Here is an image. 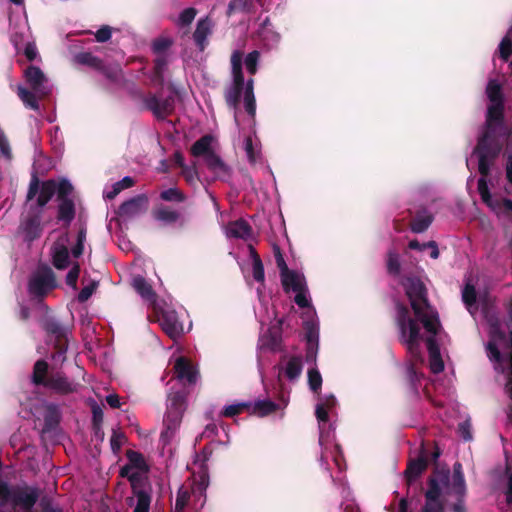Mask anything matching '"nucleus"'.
<instances>
[{
    "instance_id": "obj_1",
    "label": "nucleus",
    "mask_w": 512,
    "mask_h": 512,
    "mask_svg": "<svg viewBox=\"0 0 512 512\" xmlns=\"http://www.w3.org/2000/svg\"><path fill=\"white\" fill-rule=\"evenodd\" d=\"M485 94L489 103L473 152L478 157V171L481 175L477 190L483 203L490 208L495 198L490 193L487 177L503 149L507 150L512 143V125H508L505 119V95L499 81L490 79Z\"/></svg>"
},
{
    "instance_id": "obj_2",
    "label": "nucleus",
    "mask_w": 512,
    "mask_h": 512,
    "mask_svg": "<svg viewBox=\"0 0 512 512\" xmlns=\"http://www.w3.org/2000/svg\"><path fill=\"white\" fill-rule=\"evenodd\" d=\"M242 59L243 53L239 50H235L231 55L233 82L225 89L224 98L227 106L236 112L243 94L245 110L248 115L254 117L256 114L254 80L250 78L245 82L242 70Z\"/></svg>"
},
{
    "instance_id": "obj_3",
    "label": "nucleus",
    "mask_w": 512,
    "mask_h": 512,
    "mask_svg": "<svg viewBox=\"0 0 512 512\" xmlns=\"http://www.w3.org/2000/svg\"><path fill=\"white\" fill-rule=\"evenodd\" d=\"M411 308L428 333L437 335L441 328L438 312L430 305L425 284L418 277H407L402 283Z\"/></svg>"
},
{
    "instance_id": "obj_4",
    "label": "nucleus",
    "mask_w": 512,
    "mask_h": 512,
    "mask_svg": "<svg viewBox=\"0 0 512 512\" xmlns=\"http://www.w3.org/2000/svg\"><path fill=\"white\" fill-rule=\"evenodd\" d=\"M40 493L41 491L37 486L28 485L25 482L10 485L8 481L0 477V502L4 506L9 504L14 510L34 512Z\"/></svg>"
},
{
    "instance_id": "obj_5",
    "label": "nucleus",
    "mask_w": 512,
    "mask_h": 512,
    "mask_svg": "<svg viewBox=\"0 0 512 512\" xmlns=\"http://www.w3.org/2000/svg\"><path fill=\"white\" fill-rule=\"evenodd\" d=\"M31 382L35 386L45 387L61 395L72 393L75 390L73 383L64 373L60 371L49 373V364L43 359L35 362Z\"/></svg>"
},
{
    "instance_id": "obj_6",
    "label": "nucleus",
    "mask_w": 512,
    "mask_h": 512,
    "mask_svg": "<svg viewBox=\"0 0 512 512\" xmlns=\"http://www.w3.org/2000/svg\"><path fill=\"white\" fill-rule=\"evenodd\" d=\"M420 320L412 317H396V324L399 330V342L403 344L408 353L415 359H418L420 353V343L422 335L420 333Z\"/></svg>"
},
{
    "instance_id": "obj_7",
    "label": "nucleus",
    "mask_w": 512,
    "mask_h": 512,
    "mask_svg": "<svg viewBox=\"0 0 512 512\" xmlns=\"http://www.w3.org/2000/svg\"><path fill=\"white\" fill-rule=\"evenodd\" d=\"M42 328L45 332L53 337L52 359L56 363H63L66 360V352L68 349V328L64 326L55 317L47 316L41 322Z\"/></svg>"
},
{
    "instance_id": "obj_8",
    "label": "nucleus",
    "mask_w": 512,
    "mask_h": 512,
    "mask_svg": "<svg viewBox=\"0 0 512 512\" xmlns=\"http://www.w3.org/2000/svg\"><path fill=\"white\" fill-rule=\"evenodd\" d=\"M57 202L56 219L62 224L63 228L67 229L76 216V204L74 201V187L66 178H62Z\"/></svg>"
},
{
    "instance_id": "obj_9",
    "label": "nucleus",
    "mask_w": 512,
    "mask_h": 512,
    "mask_svg": "<svg viewBox=\"0 0 512 512\" xmlns=\"http://www.w3.org/2000/svg\"><path fill=\"white\" fill-rule=\"evenodd\" d=\"M61 185L62 178L59 180L48 179L40 182L38 176L34 173L31 176L26 199L27 201L32 200L39 192L37 205L39 207H44L53 198L54 195H56V200L58 199Z\"/></svg>"
},
{
    "instance_id": "obj_10",
    "label": "nucleus",
    "mask_w": 512,
    "mask_h": 512,
    "mask_svg": "<svg viewBox=\"0 0 512 512\" xmlns=\"http://www.w3.org/2000/svg\"><path fill=\"white\" fill-rule=\"evenodd\" d=\"M440 450L437 446L433 452L429 454L425 443L421 444L419 455L415 459H410L407 468L404 471L407 485L410 486L422 473L427 469L429 461L436 462L440 457Z\"/></svg>"
},
{
    "instance_id": "obj_11",
    "label": "nucleus",
    "mask_w": 512,
    "mask_h": 512,
    "mask_svg": "<svg viewBox=\"0 0 512 512\" xmlns=\"http://www.w3.org/2000/svg\"><path fill=\"white\" fill-rule=\"evenodd\" d=\"M56 277L49 266H42L31 276L28 291L35 297H43L56 288Z\"/></svg>"
},
{
    "instance_id": "obj_12",
    "label": "nucleus",
    "mask_w": 512,
    "mask_h": 512,
    "mask_svg": "<svg viewBox=\"0 0 512 512\" xmlns=\"http://www.w3.org/2000/svg\"><path fill=\"white\" fill-rule=\"evenodd\" d=\"M143 103L160 120L172 115L175 110V97L172 95L161 100L156 94L150 93L143 99Z\"/></svg>"
},
{
    "instance_id": "obj_13",
    "label": "nucleus",
    "mask_w": 512,
    "mask_h": 512,
    "mask_svg": "<svg viewBox=\"0 0 512 512\" xmlns=\"http://www.w3.org/2000/svg\"><path fill=\"white\" fill-rule=\"evenodd\" d=\"M148 205V197L145 194H139L123 202L118 207L116 213L119 218L128 220L145 213Z\"/></svg>"
},
{
    "instance_id": "obj_14",
    "label": "nucleus",
    "mask_w": 512,
    "mask_h": 512,
    "mask_svg": "<svg viewBox=\"0 0 512 512\" xmlns=\"http://www.w3.org/2000/svg\"><path fill=\"white\" fill-rule=\"evenodd\" d=\"M24 77L31 89L38 94L39 98H44L50 93L47 86L48 79L43 71L34 65H30L25 69Z\"/></svg>"
},
{
    "instance_id": "obj_15",
    "label": "nucleus",
    "mask_w": 512,
    "mask_h": 512,
    "mask_svg": "<svg viewBox=\"0 0 512 512\" xmlns=\"http://www.w3.org/2000/svg\"><path fill=\"white\" fill-rule=\"evenodd\" d=\"M304 336L307 342L306 347V360L308 362L316 361L318 350L319 328L317 324L312 321H305L303 323Z\"/></svg>"
},
{
    "instance_id": "obj_16",
    "label": "nucleus",
    "mask_w": 512,
    "mask_h": 512,
    "mask_svg": "<svg viewBox=\"0 0 512 512\" xmlns=\"http://www.w3.org/2000/svg\"><path fill=\"white\" fill-rule=\"evenodd\" d=\"M175 377L188 384H195L197 381V371L192 363L185 357H179L174 364Z\"/></svg>"
},
{
    "instance_id": "obj_17",
    "label": "nucleus",
    "mask_w": 512,
    "mask_h": 512,
    "mask_svg": "<svg viewBox=\"0 0 512 512\" xmlns=\"http://www.w3.org/2000/svg\"><path fill=\"white\" fill-rule=\"evenodd\" d=\"M280 278L285 292L307 290L305 277L294 270H288L281 274Z\"/></svg>"
},
{
    "instance_id": "obj_18",
    "label": "nucleus",
    "mask_w": 512,
    "mask_h": 512,
    "mask_svg": "<svg viewBox=\"0 0 512 512\" xmlns=\"http://www.w3.org/2000/svg\"><path fill=\"white\" fill-rule=\"evenodd\" d=\"M211 21L208 17L202 18L197 22L196 29L193 33V39L200 51H204L208 41L207 38L211 34Z\"/></svg>"
},
{
    "instance_id": "obj_19",
    "label": "nucleus",
    "mask_w": 512,
    "mask_h": 512,
    "mask_svg": "<svg viewBox=\"0 0 512 512\" xmlns=\"http://www.w3.org/2000/svg\"><path fill=\"white\" fill-rule=\"evenodd\" d=\"M204 162L217 177L224 178L230 175V168L214 151L204 158Z\"/></svg>"
},
{
    "instance_id": "obj_20",
    "label": "nucleus",
    "mask_w": 512,
    "mask_h": 512,
    "mask_svg": "<svg viewBox=\"0 0 512 512\" xmlns=\"http://www.w3.org/2000/svg\"><path fill=\"white\" fill-rule=\"evenodd\" d=\"M132 287L147 302L153 304L156 302L157 295L151 284L142 276L138 275L133 278Z\"/></svg>"
},
{
    "instance_id": "obj_21",
    "label": "nucleus",
    "mask_w": 512,
    "mask_h": 512,
    "mask_svg": "<svg viewBox=\"0 0 512 512\" xmlns=\"http://www.w3.org/2000/svg\"><path fill=\"white\" fill-rule=\"evenodd\" d=\"M22 229L25 240L32 242L38 239L42 234L41 220L38 215L29 216L23 223Z\"/></svg>"
},
{
    "instance_id": "obj_22",
    "label": "nucleus",
    "mask_w": 512,
    "mask_h": 512,
    "mask_svg": "<svg viewBox=\"0 0 512 512\" xmlns=\"http://www.w3.org/2000/svg\"><path fill=\"white\" fill-rule=\"evenodd\" d=\"M227 235L232 238L247 240L252 235V227L243 219L229 223Z\"/></svg>"
},
{
    "instance_id": "obj_23",
    "label": "nucleus",
    "mask_w": 512,
    "mask_h": 512,
    "mask_svg": "<svg viewBox=\"0 0 512 512\" xmlns=\"http://www.w3.org/2000/svg\"><path fill=\"white\" fill-rule=\"evenodd\" d=\"M153 72L151 75V82L154 85L163 87L165 82V71L168 66V59L166 55L157 56L154 60Z\"/></svg>"
},
{
    "instance_id": "obj_24",
    "label": "nucleus",
    "mask_w": 512,
    "mask_h": 512,
    "mask_svg": "<svg viewBox=\"0 0 512 512\" xmlns=\"http://www.w3.org/2000/svg\"><path fill=\"white\" fill-rule=\"evenodd\" d=\"M213 136L206 134L200 137L190 148V153L194 157H203V159L210 154L213 149L211 147Z\"/></svg>"
},
{
    "instance_id": "obj_25",
    "label": "nucleus",
    "mask_w": 512,
    "mask_h": 512,
    "mask_svg": "<svg viewBox=\"0 0 512 512\" xmlns=\"http://www.w3.org/2000/svg\"><path fill=\"white\" fill-rule=\"evenodd\" d=\"M433 219V215L426 210L418 211L410 222V229L414 233H423L430 227Z\"/></svg>"
},
{
    "instance_id": "obj_26",
    "label": "nucleus",
    "mask_w": 512,
    "mask_h": 512,
    "mask_svg": "<svg viewBox=\"0 0 512 512\" xmlns=\"http://www.w3.org/2000/svg\"><path fill=\"white\" fill-rule=\"evenodd\" d=\"M279 408V405L271 400H258L254 404L251 403L250 414L264 417L276 412Z\"/></svg>"
},
{
    "instance_id": "obj_27",
    "label": "nucleus",
    "mask_w": 512,
    "mask_h": 512,
    "mask_svg": "<svg viewBox=\"0 0 512 512\" xmlns=\"http://www.w3.org/2000/svg\"><path fill=\"white\" fill-rule=\"evenodd\" d=\"M186 409V397L182 391L168 394L166 412L184 413Z\"/></svg>"
},
{
    "instance_id": "obj_28",
    "label": "nucleus",
    "mask_w": 512,
    "mask_h": 512,
    "mask_svg": "<svg viewBox=\"0 0 512 512\" xmlns=\"http://www.w3.org/2000/svg\"><path fill=\"white\" fill-rule=\"evenodd\" d=\"M490 209L499 217L512 219V200L506 197H496Z\"/></svg>"
},
{
    "instance_id": "obj_29",
    "label": "nucleus",
    "mask_w": 512,
    "mask_h": 512,
    "mask_svg": "<svg viewBox=\"0 0 512 512\" xmlns=\"http://www.w3.org/2000/svg\"><path fill=\"white\" fill-rule=\"evenodd\" d=\"M183 413L180 412H166L164 417L165 431L162 432V436L170 437L180 426L182 421Z\"/></svg>"
},
{
    "instance_id": "obj_30",
    "label": "nucleus",
    "mask_w": 512,
    "mask_h": 512,
    "mask_svg": "<svg viewBox=\"0 0 512 512\" xmlns=\"http://www.w3.org/2000/svg\"><path fill=\"white\" fill-rule=\"evenodd\" d=\"M153 216L157 221L167 224H173L180 220L181 214L167 206H161L153 211Z\"/></svg>"
},
{
    "instance_id": "obj_31",
    "label": "nucleus",
    "mask_w": 512,
    "mask_h": 512,
    "mask_svg": "<svg viewBox=\"0 0 512 512\" xmlns=\"http://www.w3.org/2000/svg\"><path fill=\"white\" fill-rule=\"evenodd\" d=\"M52 263L58 270L69 266V250L65 245L56 246L53 250Z\"/></svg>"
},
{
    "instance_id": "obj_32",
    "label": "nucleus",
    "mask_w": 512,
    "mask_h": 512,
    "mask_svg": "<svg viewBox=\"0 0 512 512\" xmlns=\"http://www.w3.org/2000/svg\"><path fill=\"white\" fill-rule=\"evenodd\" d=\"M17 95L27 108L34 111L39 110L40 105L37 99L38 94L35 93V91H30L22 86H19L17 89Z\"/></svg>"
},
{
    "instance_id": "obj_33",
    "label": "nucleus",
    "mask_w": 512,
    "mask_h": 512,
    "mask_svg": "<svg viewBox=\"0 0 512 512\" xmlns=\"http://www.w3.org/2000/svg\"><path fill=\"white\" fill-rule=\"evenodd\" d=\"M60 422V413L58 407L54 404H49L46 407L44 414V428L46 431L55 429Z\"/></svg>"
},
{
    "instance_id": "obj_34",
    "label": "nucleus",
    "mask_w": 512,
    "mask_h": 512,
    "mask_svg": "<svg viewBox=\"0 0 512 512\" xmlns=\"http://www.w3.org/2000/svg\"><path fill=\"white\" fill-rule=\"evenodd\" d=\"M98 72L103 74L112 83H119L123 78V72L118 64H105L102 62Z\"/></svg>"
},
{
    "instance_id": "obj_35",
    "label": "nucleus",
    "mask_w": 512,
    "mask_h": 512,
    "mask_svg": "<svg viewBox=\"0 0 512 512\" xmlns=\"http://www.w3.org/2000/svg\"><path fill=\"white\" fill-rule=\"evenodd\" d=\"M452 492H463L467 491L462 464L456 462L453 465V476H452Z\"/></svg>"
},
{
    "instance_id": "obj_36",
    "label": "nucleus",
    "mask_w": 512,
    "mask_h": 512,
    "mask_svg": "<svg viewBox=\"0 0 512 512\" xmlns=\"http://www.w3.org/2000/svg\"><path fill=\"white\" fill-rule=\"evenodd\" d=\"M161 327L170 338L175 339L180 334V324L173 315H164L161 319Z\"/></svg>"
},
{
    "instance_id": "obj_37",
    "label": "nucleus",
    "mask_w": 512,
    "mask_h": 512,
    "mask_svg": "<svg viewBox=\"0 0 512 512\" xmlns=\"http://www.w3.org/2000/svg\"><path fill=\"white\" fill-rule=\"evenodd\" d=\"M75 61L78 64L91 67L95 70H99L101 68V64L103 62L102 59H100L97 56H94L91 52H80L75 55Z\"/></svg>"
},
{
    "instance_id": "obj_38",
    "label": "nucleus",
    "mask_w": 512,
    "mask_h": 512,
    "mask_svg": "<svg viewBox=\"0 0 512 512\" xmlns=\"http://www.w3.org/2000/svg\"><path fill=\"white\" fill-rule=\"evenodd\" d=\"M302 359L299 356H292L287 362L285 374L289 380L297 379L302 372Z\"/></svg>"
},
{
    "instance_id": "obj_39",
    "label": "nucleus",
    "mask_w": 512,
    "mask_h": 512,
    "mask_svg": "<svg viewBox=\"0 0 512 512\" xmlns=\"http://www.w3.org/2000/svg\"><path fill=\"white\" fill-rule=\"evenodd\" d=\"M386 268L389 275L397 277L400 275L401 272V263H400V256L399 254L394 251L390 250L387 253V259H386Z\"/></svg>"
},
{
    "instance_id": "obj_40",
    "label": "nucleus",
    "mask_w": 512,
    "mask_h": 512,
    "mask_svg": "<svg viewBox=\"0 0 512 512\" xmlns=\"http://www.w3.org/2000/svg\"><path fill=\"white\" fill-rule=\"evenodd\" d=\"M126 457L128 459V464L132 467V469H138L140 471H147L148 466L145 462L143 455L140 452L134 450H127Z\"/></svg>"
},
{
    "instance_id": "obj_41",
    "label": "nucleus",
    "mask_w": 512,
    "mask_h": 512,
    "mask_svg": "<svg viewBox=\"0 0 512 512\" xmlns=\"http://www.w3.org/2000/svg\"><path fill=\"white\" fill-rule=\"evenodd\" d=\"M160 199L166 202L181 203L186 201L187 196L178 188L172 187L160 193Z\"/></svg>"
},
{
    "instance_id": "obj_42",
    "label": "nucleus",
    "mask_w": 512,
    "mask_h": 512,
    "mask_svg": "<svg viewBox=\"0 0 512 512\" xmlns=\"http://www.w3.org/2000/svg\"><path fill=\"white\" fill-rule=\"evenodd\" d=\"M441 487L435 476L428 478V489L425 492V500L441 501Z\"/></svg>"
},
{
    "instance_id": "obj_43",
    "label": "nucleus",
    "mask_w": 512,
    "mask_h": 512,
    "mask_svg": "<svg viewBox=\"0 0 512 512\" xmlns=\"http://www.w3.org/2000/svg\"><path fill=\"white\" fill-rule=\"evenodd\" d=\"M253 4V0H230L227 8V16L236 12H248Z\"/></svg>"
},
{
    "instance_id": "obj_44",
    "label": "nucleus",
    "mask_w": 512,
    "mask_h": 512,
    "mask_svg": "<svg viewBox=\"0 0 512 512\" xmlns=\"http://www.w3.org/2000/svg\"><path fill=\"white\" fill-rule=\"evenodd\" d=\"M251 402H241L236 404L228 405L222 411V415L228 418L234 417L236 415L241 414L244 411H248L250 413Z\"/></svg>"
},
{
    "instance_id": "obj_45",
    "label": "nucleus",
    "mask_w": 512,
    "mask_h": 512,
    "mask_svg": "<svg viewBox=\"0 0 512 512\" xmlns=\"http://www.w3.org/2000/svg\"><path fill=\"white\" fill-rule=\"evenodd\" d=\"M137 504L133 512H149L151 498L150 495L143 491L139 490L136 493Z\"/></svg>"
},
{
    "instance_id": "obj_46",
    "label": "nucleus",
    "mask_w": 512,
    "mask_h": 512,
    "mask_svg": "<svg viewBox=\"0 0 512 512\" xmlns=\"http://www.w3.org/2000/svg\"><path fill=\"white\" fill-rule=\"evenodd\" d=\"M499 56L500 58L507 62L512 56V40L509 35H505L500 44H499Z\"/></svg>"
},
{
    "instance_id": "obj_47",
    "label": "nucleus",
    "mask_w": 512,
    "mask_h": 512,
    "mask_svg": "<svg viewBox=\"0 0 512 512\" xmlns=\"http://www.w3.org/2000/svg\"><path fill=\"white\" fill-rule=\"evenodd\" d=\"M172 44H173V42L171 39L160 37V38H156L152 42L151 48H152L153 53L157 54V56H160V55H164V52L167 51L172 46Z\"/></svg>"
},
{
    "instance_id": "obj_48",
    "label": "nucleus",
    "mask_w": 512,
    "mask_h": 512,
    "mask_svg": "<svg viewBox=\"0 0 512 512\" xmlns=\"http://www.w3.org/2000/svg\"><path fill=\"white\" fill-rule=\"evenodd\" d=\"M308 384L314 393H318L320 391L322 386V376L317 369L312 368L308 370Z\"/></svg>"
},
{
    "instance_id": "obj_49",
    "label": "nucleus",
    "mask_w": 512,
    "mask_h": 512,
    "mask_svg": "<svg viewBox=\"0 0 512 512\" xmlns=\"http://www.w3.org/2000/svg\"><path fill=\"white\" fill-rule=\"evenodd\" d=\"M92 410V426L94 429L95 434L98 433V431L101 430V426L103 423V410L101 406H99L97 403H94L91 407Z\"/></svg>"
},
{
    "instance_id": "obj_50",
    "label": "nucleus",
    "mask_w": 512,
    "mask_h": 512,
    "mask_svg": "<svg viewBox=\"0 0 512 512\" xmlns=\"http://www.w3.org/2000/svg\"><path fill=\"white\" fill-rule=\"evenodd\" d=\"M259 58L260 52L257 50H253L252 52L248 53L245 58L246 69L251 75H255L257 72Z\"/></svg>"
},
{
    "instance_id": "obj_51",
    "label": "nucleus",
    "mask_w": 512,
    "mask_h": 512,
    "mask_svg": "<svg viewBox=\"0 0 512 512\" xmlns=\"http://www.w3.org/2000/svg\"><path fill=\"white\" fill-rule=\"evenodd\" d=\"M196 15L197 10L195 8H186L180 13L177 24L182 27L189 26L195 19Z\"/></svg>"
},
{
    "instance_id": "obj_52",
    "label": "nucleus",
    "mask_w": 512,
    "mask_h": 512,
    "mask_svg": "<svg viewBox=\"0 0 512 512\" xmlns=\"http://www.w3.org/2000/svg\"><path fill=\"white\" fill-rule=\"evenodd\" d=\"M477 294L472 284H466L462 291V300L467 307H471L476 303Z\"/></svg>"
},
{
    "instance_id": "obj_53",
    "label": "nucleus",
    "mask_w": 512,
    "mask_h": 512,
    "mask_svg": "<svg viewBox=\"0 0 512 512\" xmlns=\"http://www.w3.org/2000/svg\"><path fill=\"white\" fill-rule=\"evenodd\" d=\"M420 380V375L416 370L413 363H410L406 368V381L411 389L417 390V383Z\"/></svg>"
},
{
    "instance_id": "obj_54",
    "label": "nucleus",
    "mask_w": 512,
    "mask_h": 512,
    "mask_svg": "<svg viewBox=\"0 0 512 512\" xmlns=\"http://www.w3.org/2000/svg\"><path fill=\"white\" fill-rule=\"evenodd\" d=\"M272 249H273V255L275 258L277 268L280 271V275L283 273H286L290 269L288 268V266L286 264L283 253L281 251V248L277 244H274Z\"/></svg>"
},
{
    "instance_id": "obj_55",
    "label": "nucleus",
    "mask_w": 512,
    "mask_h": 512,
    "mask_svg": "<svg viewBox=\"0 0 512 512\" xmlns=\"http://www.w3.org/2000/svg\"><path fill=\"white\" fill-rule=\"evenodd\" d=\"M452 493L456 497V502L450 506L451 511L452 512H466L467 510H466V505H465V499H466L467 491L463 492V494L461 493V491L452 492Z\"/></svg>"
},
{
    "instance_id": "obj_56",
    "label": "nucleus",
    "mask_w": 512,
    "mask_h": 512,
    "mask_svg": "<svg viewBox=\"0 0 512 512\" xmlns=\"http://www.w3.org/2000/svg\"><path fill=\"white\" fill-rule=\"evenodd\" d=\"M244 149L250 163H255L258 159L259 153L256 151L251 136L245 138Z\"/></svg>"
},
{
    "instance_id": "obj_57",
    "label": "nucleus",
    "mask_w": 512,
    "mask_h": 512,
    "mask_svg": "<svg viewBox=\"0 0 512 512\" xmlns=\"http://www.w3.org/2000/svg\"><path fill=\"white\" fill-rule=\"evenodd\" d=\"M80 274V265L75 263L66 275V284L73 289L77 288V280Z\"/></svg>"
},
{
    "instance_id": "obj_58",
    "label": "nucleus",
    "mask_w": 512,
    "mask_h": 512,
    "mask_svg": "<svg viewBox=\"0 0 512 512\" xmlns=\"http://www.w3.org/2000/svg\"><path fill=\"white\" fill-rule=\"evenodd\" d=\"M125 440H126V437L122 432H118V431L114 430L113 434L111 436V439H110V445H111L112 451L114 453H117L118 451H120Z\"/></svg>"
},
{
    "instance_id": "obj_59",
    "label": "nucleus",
    "mask_w": 512,
    "mask_h": 512,
    "mask_svg": "<svg viewBox=\"0 0 512 512\" xmlns=\"http://www.w3.org/2000/svg\"><path fill=\"white\" fill-rule=\"evenodd\" d=\"M488 357L491 361L501 363L503 361L502 354L494 341H489L487 344Z\"/></svg>"
},
{
    "instance_id": "obj_60",
    "label": "nucleus",
    "mask_w": 512,
    "mask_h": 512,
    "mask_svg": "<svg viewBox=\"0 0 512 512\" xmlns=\"http://www.w3.org/2000/svg\"><path fill=\"white\" fill-rule=\"evenodd\" d=\"M431 476H435L438 479V483L447 486L450 481V470L449 468H438L436 467Z\"/></svg>"
},
{
    "instance_id": "obj_61",
    "label": "nucleus",
    "mask_w": 512,
    "mask_h": 512,
    "mask_svg": "<svg viewBox=\"0 0 512 512\" xmlns=\"http://www.w3.org/2000/svg\"><path fill=\"white\" fill-rule=\"evenodd\" d=\"M421 512H445V509L441 501L425 500Z\"/></svg>"
},
{
    "instance_id": "obj_62",
    "label": "nucleus",
    "mask_w": 512,
    "mask_h": 512,
    "mask_svg": "<svg viewBox=\"0 0 512 512\" xmlns=\"http://www.w3.org/2000/svg\"><path fill=\"white\" fill-rule=\"evenodd\" d=\"M132 471V467L127 463L120 468L119 475L123 478H127L132 484H134L139 480V474Z\"/></svg>"
},
{
    "instance_id": "obj_63",
    "label": "nucleus",
    "mask_w": 512,
    "mask_h": 512,
    "mask_svg": "<svg viewBox=\"0 0 512 512\" xmlns=\"http://www.w3.org/2000/svg\"><path fill=\"white\" fill-rule=\"evenodd\" d=\"M252 274L255 281L259 283H264L265 281V272L264 265L262 261H259L252 264Z\"/></svg>"
},
{
    "instance_id": "obj_64",
    "label": "nucleus",
    "mask_w": 512,
    "mask_h": 512,
    "mask_svg": "<svg viewBox=\"0 0 512 512\" xmlns=\"http://www.w3.org/2000/svg\"><path fill=\"white\" fill-rule=\"evenodd\" d=\"M95 289H96V283L95 282H92L89 285L84 286L80 290V292L78 294V297H77L78 301L80 303L86 302L92 296V294L95 291Z\"/></svg>"
}]
</instances>
